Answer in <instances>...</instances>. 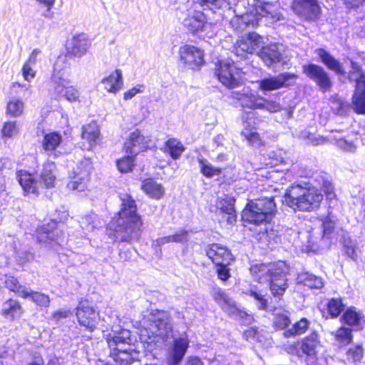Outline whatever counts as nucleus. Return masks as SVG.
Wrapping results in <instances>:
<instances>
[{
	"mask_svg": "<svg viewBox=\"0 0 365 365\" xmlns=\"http://www.w3.org/2000/svg\"><path fill=\"white\" fill-rule=\"evenodd\" d=\"M336 200V193L333 182L327 178H322L319 188L304 184L293 182L284 191L282 205L294 212H311L318 210L324 200Z\"/></svg>",
	"mask_w": 365,
	"mask_h": 365,
	"instance_id": "f257e3e1",
	"label": "nucleus"
},
{
	"mask_svg": "<svg viewBox=\"0 0 365 365\" xmlns=\"http://www.w3.org/2000/svg\"><path fill=\"white\" fill-rule=\"evenodd\" d=\"M121 200L118 217L108 225V235L115 241L130 243L138 240L142 232L143 222L137 212L135 201L127 193L120 195Z\"/></svg>",
	"mask_w": 365,
	"mask_h": 365,
	"instance_id": "f03ea898",
	"label": "nucleus"
},
{
	"mask_svg": "<svg viewBox=\"0 0 365 365\" xmlns=\"http://www.w3.org/2000/svg\"><path fill=\"white\" fill-rule=\"evenodd\" d=\"M106 339L110 349V356L119 365H128L138 360L140 352L137 350L135 339L128 329L112 331Z\"/></svg>",
	"mask_w": 365,
	"mask_h": 365,
	"instance_id": "7ed1b4c3",
	"label": "nucleus"
},
{
	"mask_svg": "<svg viewBox=\"0 0 365 365\" xmlns=\"http://www.w3.org/2000/svg\"><path fill=\"white\" fill-rule=\"evenodd\" d=\"M68 69L66 56H59L53 65L48 92L56 98H64L71 103L78 102L80 93L76 88L69 85Z\"/></svg>",
	"mask_w": 365,
	"mask_h": 365,
	"instance_id": "20e7f679",
	"label": "nucleus"
},
{
	"mask_svg": "<svg viewBox=\"0 0 365 365\" xmlns=\"http://www.w3.org/2000/svg\"><path fill=\"white\" fill-rule=\"evenodd\" d=\"M140 324V339L142 342L148 344L155 342L156 337H167L172 329L170 315L165 311L150 312L143 316Z\"/></svg>",
	"mask_w": 365,
	"mask_h": 365,
	"instance_id": "39448f33",
	"label": "nucleus"
},
{
	"mask_svg": "<svg viewBox=\"0 0 365 365\" xmlns=\"http://www.w3.org/2000/svg\"><path fill=\"white\" fill-rule=\"evenodd\" d=\"M17 178L26 194H36L41 184H43L46 188L54 187L56 180V167L52 162L45 163L39 173L38 181L35 180L28 172L22 170L17 173Z\"/></svg>",
	"mask_w": 365,
	"mask_h": 365,
	"instance_id": "423d86ee",
	"label": "nucleus"
},
{
	"mask_svg": "<svg viewBox=\"0 0 365 365\" xmlns=\"http://www.w3.org/2000/svg\"><path fill=\"white\" fill-rule=\"evenodd\" d=\"M274 202L271 200L260 199L250 202L243 210L242 218L245 222L259 225L271 222L273 218Z\"/></svg>",
	"mask_w": 365,
	"mask_h": 365,
	"instance_id": "0eeeda50",
	"label": "nucleus"
},
{
	"mask_svg": "<svg viewBox=\"0 0 365 365\" xmlns=\"http://www.w3.org/2000/svg\"><path fill=\"white\" fill-rule=\"evenodd\" d=\"M321 346V341L319 333L312 331L308 335L300 340H297L287 347V351L292 355L298 357L305 356V359L317 355V349Z\"/></svg>",
	"mask_w": 365,
	"mask_h": 365,
	"instance_id": "6e6552de",
	"label": "nucleus"
},
{
	"mask_svg": "<svg viewBox=\"0 0 365 365\" xmlns=\"http://www.w3.org/2000/svg\"><path fill=\"white\" fill-rule=\"evenodd\" d=\"M232 98L237 100L242 108L265 110L272 113L274 103L259 96L250 88H243L240 92L232 93Z\"/></svg>",
	"mask_w": 365,
	"mask_h": 365,
	"instance_id": "1a4fd4ad",
	"label": "nucleus"
},
{
	"mask_svg": "<svg viewBox=\"0 0 365 365\" xmlns=\"http://www.w3.org/2000/svg\"><path fill=\"white\" fill-rule=\"evenodd\" d=\"M215 74L219 81L228 88H234L240 85V70L229 59L221 60L216 64Z\"/></svg>",
	"mask_w": 365,
	"mask_h": 365,
	"instance_id": "9d476101",
	"label": "nucleus"
},
{
	"mask_svg": "<svg viewBox=\"0 0 365 365\" xmlns=\"http://www.w3.org/2000/svg\"><path fill=\"white\" fill-rule=\"evenodd\" d=\"M302 73L312 81L323 93L331 91L333 83L327 71L322 66L314 63L302 66Z\"/></svg>",
	"mask_w": 365,
	"mask_h": 365,
	"instance_id": "9b49d317",
	"label": "nucleus"
},
{
	"mask_svg": "<svg viewBox=\"0 0 365 365\" xmlns=\"http://www.w3.org/2000/svg\"><path fill=\"white\" fill-rule=\"evenodd\" d=\"M291 9L296 15L308 22L319 20L322 14L317 0H293Z\"/></svg>",
	"mask_w": 365,
	"mask_h": 365,
	"instance_id": "f8f14e48",
	"label": "nucleus"
},
{
	"mask_svg": "<svg viewBox=\"0 0 365 365\" xmlns=\"http://www.w3.org/2000/svg\"><path fill=\"white\" fill-rule=\"evenodd\" d=\"M179 59L184 66L192 69H198L205 63L204 51L193 45L185 44L178 50Z\"/></svg>",
	"mask_w": 365,
	"mask_h": 365,
	"instance_id": "ddd939ff",
	"label": "nucleus"
},
{
	"mask_svg": "<svg viewBox=\"0 0 365 365\" xmlns=\"http://www.w3.org/2000/svg\"><path fill=\"white\" fill-rule=\"evenodd\" d=\"M79 325L86 330L93 331L98 324L99 314L88 302L81 301L79 302L76 313Z\"/></svg>",
	"mask_w": 365,
	"mask_h": 365,
	"instance_id": "4468645a",
	"label": "nucleus"
},
{
	"mask_svg": "<svg viewBox=\"0 0 365 365\" xmlns=\"http://www.w3.org/2000/svg\"><path fill=\"white\" fill-rule=\"evenodd\" d=\"M264 37L255 32H251L241 37L236 43L235 53L237 56H243L245 53H252L263 45Z\"/></svg>",
	"mask_w": 365,
	"mask_h": 365,
	"instance_id": "2eb2a0df",
	"label": "nucleus"
},
{
	"mask_svg": "<svg viewBox=\"0 0 365 365\" xmlns=\"http://www.w3.org/2000/svg\"><path fill=\"white\" fill-rule=\"evenodd\" d=\"M211 295L220 307L230 316L243 318L246 315L237 307L235 302L220 287H214Z\"/></svg>",
	"mask_w": 365,
	"mask_h": 365,
	"instance_id": "dca6fc26",
	"label": "nucleus"
},
{
	"mask_svg": "<svg viewBox=\"0 0 365 365\" xmlns=\"http://www.w3.org/2000/svg\"><path fill=\"white\" fill-rule=\"evenodd\" d=\"M340 322L355 331H361L365 327V316L354 306L345 309L341 315Z\"/></svg>",
	"mask_w": 365,
	"mask_h": 365,
	"instance_id": "f3484780",
	"label": "nucleus"
},
{
	"mask_svg": "<svg viewBox=\"0 0 365 365\" xmlns=\"http://www.w3.org/2000/svg\"><path fill=\"white\" fill-rule=\"evenodd\" d=\"M77 170V171H74V175L68 183L67 187L69 190L81 192L86 187V183L91 171L90 163L88 161L81 163Z\"/></svg>",
	"mask_w": 365,
	"mask_h": 365,
	"instance_id": "a211bd4d",
	"label": "nucleus"
},
{
	"mask_svg": "<svg viewBox=\"0 0 365 365\" xmlns=\"http://www.w3.org/2000/svg\"><path fill=\"white\" fill-rule=\"evenodd\" d=\"M148 146L149 140L138 130L130 134L124 144L126 153L132 155H136L139 153L145 150Z\"/></svg>",
	"mask_w": 365,
	"mask_h": 365,
	"instance_id": "6ab92c4d",
	"label": "nucleus"
},
{
	"mask_svg": "<svg viewBox=\"0 0 365 365\" xmlns=\"http://www.w3.org/2000/svg\"><path fill=\"white\" fill-rule=\"evenodd\" d=\"M354 111L358 115L365 114V74L361 73L356 80V86L351 98Z\"/></svg>",
	"mask_w": 365,
	"mask_h": 365,
	"instance_id": "aec40b11",
	"label": "nucleus"
},
{
	"mask_svg": "<svg viewBox=\"0 0 365 365\" xmlns=\"http://www.w3.org/2000/svg\"><path fill=\"white\" fill-rule=\"evenodd\" d=\"M91 44V41L86 34L75 35L68 43L67 53L73 57L81 58L87 53Z\"/></svg>",
	"mask_w": 365,
	"mask_h": 365,
	"instance_id": "412c9836",
	"label": "nucleus"
},
{
	"mask_svg": "<svg viewBox=\"0 0 365 365\" xmlns=\"http://www.w3.org/2000/svg\"><path fill=\"white\" fill-rule=\"evenodd\" d=\"M254 116L255 114L253 112L242 113V120L243 128L241 134L250 145H255L259 144L260 139L258 133L256 132Z\"/></svg>",
	"mask_w": 365,
	"mask_h": 365,
	"instance_id": "4be33fe9",
	"label": "nucleus"
},
{
	"mask_svg": "<svg viewBox=\"0 0 365 365\" xmlns=\"http://www.w3.org/2000/svg\"><path fill=\"white\" fill-rule=\"evenodd\" d=\"M190 341L187 336L175 338L173 346L169 349V363L178 364L183 359L189 346Z\"/></svg>",
	"mask_w": 365,
	"mask_h": 365,
	"instance_id": "5701e85b",
	"label": "nucleus"
},
{
	"mask_svg": "<svg viewBox=\"0 0 365 365\" xmlns=\"http://www.w3.org/2000/svg\"><path fill=\"white\" fill-rule=\"evenodd\" d=\"M289 272V267L284 261L275 262V296H282L288 288L287 276Z\"/></svg>",
	"mask_w": 365,
	"mask_h": 365,
	"instance_id": "b1692460",
	"label": "nucleus"
},
{
	"mask_svg": "<svg viewBox=\"0 0 365 365\" xmlns=\"http://www.w3.org/2000/svg\"><path fill=\"white\" fill-rule=\"evenodd\" d=\"M289 272V267L284 261L275 262V296H282L288 288L287 276Z\"/></svg>",
	"mask_w": 365,
	"mask_h": 365,
	"instance_id": "393cba45",
	"label": "nucleus"
},
{
	"mask_svg": "<svg viewBox=\"0 0 365 365\" xmlns=\"http://www.w3.org/2000/svg\"><path fill=\"white\" fill-rule=\"evenodd\" d=\"M206 254L216 265L229 264L232 260L228 249L220 244L210 245L206 250Z\"/></svg>",
	"mask_w": 365,
	"mask_h": 365,
	"instance_id": "a878e982",
	"label": "nucleus"
},
{
	"mask_svg": "<svg viewBox=\"0 0 365 365\" xmlns=\"http://www.w3.org/2000/svg\"><path fill=\"white\" fill-rule=\"evenodd\" d=\"M315 53L329 70L337 75H344L345 71L342 64L329 51L324 48H318L315 50Z\"/></svg>",
	"mask_w": 365,
	"mask_h": 365,
	"instance_id": "bb28decb",
	"label": "nucleus"
},
{
	"mask_svg": "<svg viewBox=\"0 0 365 365\" xmlns=\"http://www.w3.org/2000/svg\"><path fill=\"white\" fill-rule=\"evenodd\" d=\"M274 264H256L252 265L250 267V272L252 277L255 280L259 282L264 283L267 282L270 286V289L272 287L273 274L272 272Z\"/></svg>",
	"mask_w": 365,
	"mask_h": 365,
	"instance_id": "cd10ccee",
	"label": "nucleus"
},
{
	"mask_svg": "<svg viewBox=\"0 0 365 365\" xmlns=\"http://www.w3.org/2000/svg\"><path fill=\"white\" fill-rule=\"evenodd\" d=\"M183 26L192 33L202 31L206 24V18L202 11L194 10L188 13L182 21Z\"/></svg>",
	"mask_w": 365,
	"mask_h": 365,
	"instance_id": "c85d7f7f",
	"label": "nucleus"
},
{
	"mask_svg": "<svg viewBox=\"0 0 365 365\" xmlns=\"http://www.w3.org/2000/svg\"><path fill=\"white\" fill-rule=\"evenodd\" d=\"M104 89L110 93H116L123 88V79L122 71L115 69L108 76L101 80Z\"/></svg>",
	"mask_w": 365,
	"mask_h": 365,
	"instance_id": "c756f323",
	"label": "nucleus"
},
{
	"mask_svg": "<svg viewBox=\"0 0 365 365\" xmlns=\"http://www.w3.org/2000/svg\"><path fill=\"white\" fill-rule=\"evenodd\" d=\"M1 314L6 319L14 321L22 317L24 309L19 301L10 299L3 303Z\"/></svg>",
	"mask_w": 365,
	"mask_h": 365,
	"instance_id": "7c9ffc66",
	"label": "nucleus"
},
{
	"mask_svg": "<svg viewBox=\"0 0 365 365\" xmlns=\"http://www.w3.org/2000/svg\"><path fill=\"white\" fill-rule=\"evenodd\" d=\"M81 137L88 143L87 149L96 146L101 140V132L98 123L93 121L82 128Z\"/></svg>",
	"mask_w": 365,
	"mask_h": 365,
	"instance_id": "2f4dec72",
	"label": "nucleus"
},
{
	"mask_svg": "<svg viewBox=\"0 0 365 365\" xmlns=\"http://www.w3.org/2000/svg\"><path fill=\"white\" fill-rule=\"evenodd\" d=\"M230 24L237 31H242L247 27L257 26L258 24V17L252 13H246L241 16L236 15L231 20Z\"/></svg>",
	"mask_w": 365,
	"mask_h": 365,
	"instance_id": "473e14b6",
	"label": "nucleus"
},
{
	"mask_svg": "<svg viewBox=\"0 0 365 365\" xmlns=\"http://www.w3.org/2000/svg\"><path fill=\"white\" fill-rule=\"evenodd\" d=\"M61 142L62 136L59 133L51 132L44 135L42 147L48 155L57 156L56 149L60 146Z\"/></svg>",
	"mask_w": 365,
	"mask_h": 365,
	"instance_id": "72a5a7b5",
	"label": "nucleus"
},
{
	"mask_svg": "<svg viewBox=\"0 0 365 365\" xmlns=\"http://www.w3.org/2000/svg\"><path fill=\"white\" fill-rule=\"evenodd\" d=\"M141 189L149 197L155 200H160L165 194L163 186L153 179L143 180Z\"/></svg>",
	"mask_w": 365,
	"mask_h": 365,
	"instance_id": "f704fd0d",
	"label": "nucleus"
},
{
	"mask_svg": "<svg viewBox=\"0 0 365 365\" xmlns=\"http://www.w3.org/2000/svg\"><path fill=\"white\" fill-rule=\"evenodd\" d=\"M57 224L51 221L47 227H42L37 230V239L39 242H47L48 240H58L59 230L57 229Z\"/></svg>",
	"mask_w": 365,
	"mask_h": 365,
	"instance_id": "c9c22d12",
	"label": "nucleus"
},
{
	"mask_svg": "<svg viewBox=\"0 0 365 365\" xmlns=\"http://www.w3.org/2000/svg\"><path fill=\"white\" fill-rule=\"evenodd\" d=\"M310 322L306 317H302L295 322L290 328L284 331V336L286 338L294 337L304 334L309 329Z\"/></svg>",
	"mask_w": 365,
	"mask_h": 365,
	"instance_id": "e433bc0d",
	"label": "nucleus"
},
{
	"mask_svg": "<svg viewBox=\"0 0 365 365\" xmlns=\"http://www.w3.org/2000/svg\"><path fill=\"white\" fill-rule=\"evenodd\" d=\"M234 202V198L229 196H225L224 197L219 198L217 202V207L222 212L228 215L227 222L230 224H232L236 219Z\"/></svg>",
	"mask_w": 365,
	"mask_h": 365,
	"instance_id": "4c0bfd02",
	"label": "nucleus"
},
{
	"mask_svg": "<svg viewBox=\"0 0 365 365\" xmlns=\"http://www.w3.org/2000/svg\"><path fill=\"white\" fill-rule=\"evenodd\" d=\"M299 283L309 289H319L324 287L322 277L312 273L303 272L298 276Z\"/></svg>",
	"mask_w": 365,
	"mask_h": 365,
	"instance_id": "58836bf2",
	"label": "nucleus"
},
{
	"mask_svg": "<svg viewBox=\"0 0 365 365\" xmlns=\"http://www.w3.org/2000/svg\"><path fill=\"white\" fill-rule=\"evenodd\" d=\"M197 4L204 10L215 12L219 9H229L234 4V0H197Z\"/></svg>",
	"mask_w": 365,
	"mask_h": 365,
	"instance_id": "ea45409f",
	"label": "nucleus"
},
{
	"mask_svg": "<svg viewBox=\"0 0 365 365\" xmlns=\"http://www.w3.org/2000/svg\"><path fill=\"white\" fill-rule=\"evenodd\" d=\"M327 310L329 318L336 319L345 310V306L341 297H332L327 302Z\"/></svg>",
	"mask_w": 365,
	"mask_h": 365,
	"instance_id": "a19ab883",
	"label": "nucleus"
},
{
	"mask_svg": "<svg viewBox=\"0 0 365 365\" xmlns=\"http://www.w3.org/2000/svg\"><path fill=\"white\" fill-rule=\"evenodd\" d=\"M365 350L361 344L354 345L346 351L345 355L348 362L351 364L360 363L364 356Z\"/></svg>",
	"mask_w": 365,
	"mask_h": 365,
	"instance_id": "79ce46f5",
	"label": "nucleus"
},
{
	"mask_svg": "<svg viewBox=\"0 0 365 365\" xmlns=\"http://www.w3.org/2000/svg\"><path fill=\"white\" fill-rule=\"evenodd\" d=\"M185 150V146L176 138H170L165 143V150L174 160L178 159Z\"/></svg>",
	"mask_w": 365,
	"mask_h": 365,
	"instance_id": "37998d69",
	"label": "nucleus"
},
{
	"mask_svg": "<svg viewBox=\"0 0 365 365\" xmlns=\"http://www.w3.org/2000/svg\"><path fill=\"white\" fill-rule=\"evenodd\" d=\"M5 286L11 292L16 293L19 297H26L28 294V288L21 285L17 279L14 277H7L5 280Z\"/></svg>",
	"mask_w": 365,
	"mask_h": 365,
	"instance_id": "c03bdc74",
	"label": "nucleus"
},
{
	"mask_svg": "<svg viewBox=\"0 0 365 365\" xmlns=\"http://www.w3.org/2000/svg\"><path fill=\"white\" fill-rule=\"evenodd\" d=\"M298 76L292 73H282L275 76V90L289 87L295 83Z\"/></svg>",
	"mask_w": 365,
	"mask_h": 365,
	"instance_id": "a18cd8bd",
	"label": "nucleus"
},
{
	"mask_svg": "<svg viewBox=\"0 0 365 365\" xmlns=\"http://www.w3.org/2000/svg\"><path fill=\"white\" fill-rule=\"evenodd\" d=\"M335 339L344 345L351 344L353 341L352 329L349 327L341 326L336 331Z\"/></svg>",
	"mask_w": 365,
	"mask_h": 365,
	"instance_id": "49530a36",
	"label": "nucleus"
},
{
	"mask_svg": "<svg viewBox=\"0 0 365 365\" xmlns=\"http://www.w3.org/2000/svg\"><path fill=\"white\" fill-rule=\"evenodd\" d=\"M23 299H30L33 302H34L36 305L48 307L50 304V298L48 295L45 294L41 292H34L28 289V294L26 297H22Z\"/></svg>",
	"mask_w": 365,
	"mask_h": 365,
	"instance_id": "de8ad7c7",
	"label": "nucleus"
},
{
	"mask_svg": "<svg viewBox=\"0 0 365 365\" xmlns=\"http://www.w3.org/2000/svg\"><path fill=\"white\" fill-rule=\"evenodd\" d=\"M24 107L22 101L13 98L7 103L6 113L13 117H19L23 113Z\"/></svg>",
	"mask_w": 365,
	"mask_h": 365,
	"instance_id": "09e8293b",
	"label": "nucleus"
},
{
	"mask_svg": "<svg viewBox=\"0 0 365 365\" xmlns=\"http://www.w3.org/2000/svg\"><path fill=\"white\" fill-rule=\"evenodd\" d=\"M201 173L207 178L218 175L221 173V168L213 167L210 163L204 159H199Z\"/></svg>",
	"mask_w": 365,
	"mask_h": 365,
	"instance_id": "8fccbe9b",
	"label": "nucleus"
},
{
	"mask_svg": "<svg viewBox=\"0 0 365 365\" xmlns=\"http://www.w3.org/2000/svg\"><path fill=\"white\" fill-rule=\"evenodd\" d=\"M291 323L289 317V312L283 310L282 312L275 313V329L286 330Z\"/></svg>",
	"mask_w": 365,
	"mask_h": 365,
	"instance_id": "3c124183",
	"label": "nucleus"
},
{
	"mask_svg": "<svg viewBox=\"0 0 365 365\" xmlns=\"http://www.w3.org/2000/svg\"><path fill=\"white\" fill-rule=\"evenodd\" d=\"M259 57L267 66H272L274 63V50L272 46L261 47V50L258 52Z\"/></svg>",
	"mask_w": 365,
	"mask_h": 365,
	"instance_id": "603ef678",
	"label": "nucleus"
},
{
	"mask_svg": "<svg viewBox=\"0 0 365 365\" xmlns=\"http://www.w3.org/2000/svg\"><path fill=\"white\" fill-rule=\"evenodd\" d=\"M82 224L88 231H93L94 230L95 228H97L102 225L100 219L95 213H91L88 215L85 216L82 219Z\"/></svg>",
	"mask_w": 365,
	"mask_h": 365,
	"instance_id": "864d4df0",
	"label": "nucleus"
},
{
	"mask_svg": "<svg viewBox=\"0 0 365 365\" xmlns=\"http://www.w3.org/2000/svg\"><path fill=\"white\" fill-rule=\"evenodd\" d=\"M134 156L135 155L128 154L127 156L117 161L118 168L121 173H128L132 170L134 165Z\"/></svg>",
	"mask_w": 365,
	"mask_h": 365,
	"instance_id": "5fc2aeb1",
	"label": "nucleus"
},
{
	"mask_svg": "<svg viewBox=\"0 0 365 365\" xmlns=\"http://www.w3.org/2000/svg\"><path fill=\"white\" fill-rule=\"evenodd\" d=\"M18 133L19 129L14 121L6 122L1 129V134L4 138H12L17 135Z\"/></svg>",
	"mask_w": 365,
	"mask_h": 365,
	"instance_id": "6e6d98bb",
	"label": "nucleus"
},
{
	"mask_svg": "<svg viewBox=\"0 0 365 365\" xmlns=\"http://www.w3.org/2000/svg\"><path fill=\"white\" fill-rule=\"evenodd\" d=\"M323 234L322 237L330 239L335 230V222L329 217L322 221Z\"/></svg>",
	"mask_w": 365,
	"mask_h": 365,
	"instance_id": "4d7b16f0",
	"label": "nucleus"
},
{
	"mask_svg": "<svg viewBox=\"0 0 365 365\" xmlns=\"http://www.w3.org/2000/svg\"><path fill=\"white\" fill-rule=\"evenodd\" d=\"M145 86L143 84H138L128 89L123 93L125 101L130 100L138 93H143L145 91Z\"/></svg>",
	"mask_w": 365,
	"mask_h": 365,
	"instance_id": "13d9d810",
	"label": "nucleus"
},
{
	"mask_svg": "<svg viewBox=\"0 0 365 365\" xmlns=\"http://www.w3.org/2000/svg\"><path fill=\"white\" fill-rule=\"evenodd\" d=\"M245 294H247L252 297H253L257 302V305L259 309H266L267 304V300L264 298V295L262 294L261 293H258L253 290H250L247 292H245Z\"/></svg>",
	"mask_w": 365,
	"mask_h": 365,
	"instance_id": "bf43d9fd",
	"label": "nucleus"
},
{
	"mask_svg": "<svg viewBox=\"0 0 365 365\" xmlns=\"http://www.w3.org/2000/svg\"><path fill=\"white\" fill-rule=\"evenodd\" d=\"M307 365H329L328 359L324 355H314L305 359Z\"/></svg>",
	"mask_w": 365,
	"mask_h": 365,
	"instance_id": "052dcab7",
	"label": "nucleus"
},
{
	"mask_svg": "<svg viewBox=\"0 0 365 365\" xmlns=\"http://www.w3.org/2000/svg\"><path fill=\"white\" fill-rule=\"evenodd\" d=\"M14 252H16V258L19 264H24L27 262H29L34 259L32 253L27 251H17L16 247H14Z\"/></svg>",
	"mask_w": 365,
	"mask_h": 365,
	"instance_id": "680f3d73",
	"label": "nucleus"
},
{
	"mask_svg": "<svg viewBox=\"0 0 365 365\" xmlns=\"http://www.w3.org/2000/svg\"><path fill=\"white\" fill-rule=\"evenodd\" d=\"M275 120L282 122L284 120H287L292 117V111L286 108H275Z\"/></svg>",
	"mask_w": 365,
	"mask_h": 365,
	"instance_id": "e2e57ef3",
	"label": "nucleus"
},
{
	"mask_svg": "<svg viewBox=\"0 0 365 365\" xmlns=\"http://www.w3.org/2000/svg\"><path fill=\"white\" fill-rule=\"evenodd\" d=\"M34 66L25 63L22 68V75L24 78L27 81H31L36 76V71L34 69Z\"/></svg>",
	"mask_w": 365,
	"mask_h": 365,
	"instance_id": "0e129e2a",
	"label": "nucleus"
},
{
	"mask_svg": "<svg viewBox=\"0 0 365 365\" xmlns=\"http://www.w3.org/2000/svg\"><path fill=\"white\" fill-rule=\"evenodd\" d=\"M173 242L183 243L188 240L189 233L187 230H180L174 235H171Z\"/></svg>",
	"mask_w": 365,
	"mask_h": 365,
	"instance_id": "69168bd1",
	"label": "nucleus"
},
{
	"mask_svg": "<svg viewBox=\"0 0 365 365\" xmlns=\"http://www.w3.org/2000/svg\"><path fill=\"white\" fill-rule=\"evenodd\" d=\"M337 145L344 151L354 152L356 145L352 141H347L344 138H340L337 140Z\"/></svg>",
	"mask_w": 365,
	"mask_h": 365,
	"instance_id": "338daca9",
	"label": "nucleus"
},
{
	"mask_svg": "<svg viewBox=\"0 0 365 365\" xmlns=\"http://www.w3.org/2000/svg\"><path fill=\"white\" fill-rule=\"evenodd\" d=\"M344 251L346 255L351 259L356 260L357 258L356 247L351 242H349L344 245Z\"/></svg>",
	"mask_w": 365,
	"mask_h": 365,
	"instance_id": "774afa93",
	"label": "nucleus"
}]
</instances>
